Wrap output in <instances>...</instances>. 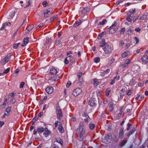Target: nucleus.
<instances>
[{"mask_svg": "<svg viewBox=\"0 0 148 148\" xmlns=\"http://www.w3.org/2000/svg\"><path fill=\"white\" fill-rule=\"evenodd\" d=\"M135 11V9L131 10L127 13V16L126 17V20L130 22L131 24H133L136 19V18H135V16H134Z\"/></svg>", "mask_w": 148, "mask_h": 148, "instance_id": "1", "label": "nucleus"}, {"mask_svg": "<svg viewBox=\"0 0 148 148\" xmlns=\"http://www.w3.org/2000/svg\"><path fill=\"white\" fill-rule=\"evenodd\" d=\"M84 124L83 122H81L79 125V127L77 130V132L80 134L81 140H82L83 136L85 134L86 130L84 127Z\"/></svg>", "mask_w": 148, "mask_h": 148, "instance_id": "2", "label": "nucleus"}, {"mask_svg": "<svg viewBox=\"0 0 148 148\" xmlns=\"http://www.w3.org/2000/svg\"><path fill=\"white\" fill-rule=\"evenodd\" d=\"M116 22H114V24L110 27V30L109 31V34H112L115 33L118 29L117 26H116Z\"/></svg>", "mask_w": 148, "mask_h": 148, "instance_id": "3", "label": "nucleus"}, {"mask_svg": "<svg viewBox=\"0 0 148 148\" xmlns=\"http://www.w3.org/2000/svg\"><path fill=\"white\" fill-rule=\"evenodd\" d=\"M113 49V47L111 46L107 45L105 46L103 50L105 54L108 55L110 54L112 52Z\"/></svg>", "mask_w": 148, "mask_h": 148, "instance_id": "4", "label": "nucleus"}, {"mask_svg": "<svg viewBox=\"0 0 148 148\" xmlns=\"http://www.w3.org/2000/svg\"><path fill=\"white\" fill-rule=\"evenodd\" d=\"M82 116L85 122L88 123V121H90V118L89 116L85 113L83 114Z\"/></svg>", "mask_w": 148, "mask_h": 148, "instance_id": "5", "label": "nucleus"}, {"mask_svg": "<svg viewBox=\"0 0 148 148\" xmlns=\"http://www.w3.org/2000/svg\"><path fill=\"white\" fill-rule=\"evenodd\" d=\"M88 103L91 106H95L96 105V101L94 99H91L89 100Z\"/></svg>", "mask_w": 148, "mask_h": 148, "instance_id": "6", "label": "nucleus"}, {"mask_svg": "<svg viewBox=\"0 0 148 148\" xmlns=\"http://www.w3.org/2000/svg\"><path fill=\"white\" fill-rule=\"evenodd\" d=\"M45 91L48 94H50L52 93L53 91V88L49 86L46 88Z\"/></svg>", "mask_w": 148, "mask_h": 148, "instance_id": "7", "label": "nucleus"}, {"mask_svg": "<svg viewBox=\"0 0 148 148\" xmlns=\"http://www.w3.org/2000/svg\"><path fill=\"white\" fill-rule=\"evenodd\" d=\"M82 50L81 48V47H77L75 49V53H77V55L78 58L80 57L81 56V51Z\"/></svg>", "mask_w": 148, "mask_h": 148, "instance_id": "8", "label": "nucleus"}, {"mask_svg": "<svg viewBox=\"0 0 148 148\" xmlns=\"http://www.w3.org/2000/svg\"><path fill=\"white\" fill-rule=\"evenodd\" d=\"M131 62V60L129 59H126L124 62V64H122L121 66L123 67H126Z\"/></svg>", "mask_w": 148, "mask_h": 148, "instance_id": "9", "label": "nucleus"}, {"mask_svg": "<svg viewBox=\"0 0 148 148\" xmlns=\"http://www.w3.org/2000/svg\"><path fill=\"white\" fill-rule=\"evenodd\" d=\"M142 62L146 64L148 62V56L147 55H144L142 58Z\"/></svg>", "mask_w": 148, "mask_h": 148, "instance_id": "10", "label": "nucleus"}, {"mask_svg": "<svg viewBox=\"0 0 148 148\" xmlns=\"http://www.w3.org/2000/svg\"><path fill=\"white\" fill-rule=\"evenodd\" d=\"M50 74L51 75H56L57 73V71L56 69L54 68H51L49 70Z\"/></svg>", "mask_w": 148, "mask_h": 148, "instance_id": "11", "label": "nucleus"}, {"mask_svg": "<svg viewBox=\"0 0 148 148\" xmlns=\"http://www.w3.org/2000/svg\"><path fill=\"white\" fill-rule=\"evenodd\" d=\"M91 83L94 85L95 86H96L99 84V82L97 79H92Z\"/></svg>", "mask_w": 148, "mask_h": 148, "instance_id": "12", "label": "nucleus"}, {"mask_svg": "<svg viewBox=\"0 0 148 148\" xmlns=\"http://www.w3.org/2000/svg\"><path fill=\"white\" fill-rule=\"evenodd\" d=\"M131 53L129 51H125L121 54L123 58H125L128 56H130Z\"/></svg>", "mask_w": 148, "mask_h": 148, "instance_id": "13", "label": "nucleus"}, {"mask_svg": "<svg viewBox=\"0 0 148 148\" xmlns=\"http://www.w3.org/2000/svg\"><path fill=\"white\" fill-rule=\"evenodd\" d=\"M110 72V70L109 69H108L106 71H104L102 72H101V76H103L106 74Z\"/></svg>", "mask_w": 148, "mask_h": 148, "instance_id": "14", "label": "nucleus"}, {"mask_svg": "<svg viewBox=\"0 0 148 148\" xmlns=\"http://www.w3.org/2000/svg\"><path fill=\"white\" fill-rule=\"evenodd\" d=\"M81 92V90L79 88H77L75 90V93L76 94V96L79 95Z\"/></svg>", "mask_w": 148, "mask_h": 148, "instance_id": "15", "label": "nucleus"}, {"mask_svg": "<svg viewBox=\"0 0 148 148\" xmlns=\"http://www.w3.org/2000/svg\"><path fill=\"white\" fill-rule=\"evenodd\" d=\"M10 55L9 54H8L6 55V57L5 58V64L8 62L10 60Z\"/></svg>", "mask_w": 148, "mask_h": 148, "instance_id": "16", "label": "nucleus"}, {"mask_svg": "<svg viewBox=\"0 0 148 148\" xmlns=\"http://www.w3.org/2000/svg\"><path fill=\"white\" fill-rule=\"evenodd\" d=\"M58 130L61 133H62L64 132V129L61 124H59L58 127Z\"/></svg>", "mask_w": 148, "mask_h": 148, "instance_id": "17", "label": "nucleus"}, {"mask_svg": "<svg viewBox=\"0 0 148 148\" xmlns=\"http://www.w3.org/2000/svg\"><path fill=\"white\" fill-rule=\"evenodd\" d=\"M123 128H122L120 130L119 136L120 138H122L124 134V132H123Z\"/></svg>", "mask_w": 148, "mask_h": 148, "instance_id": "18", "label": "nucleus"}, {"mask_svg": "<svg viewBox=\"0 0 148 148\" xmlns=\"http://www.w3.org/2000/svg\"><path fill=\"white\" fill-rule=\"evenodd\" d=\"M78 84L79 85L83 84L84 82V80L83 78H79L78 79Z\"/></svg>", "mask_w": 148, "mask_h": 148, "instance_id": "19", "label": "nucleus"}, {"mask_svg": "<svg viewBox=\"0 0 148 148\" xmlns=\"http://www.w3.org/2000/svg\"><path fill=\"white\" fill-rule=\"evenodd\" d=\"M52 41V40L51 38H47L45 42V44L48 45L51 43Z\"/></svg>", "mask_w": 148, "mask_h": 148, "instance_id": "20", "label": "nucleus"}, {"mask_svg": "<svg viewBox=\"0 0 148 148\" xmlns=\"http://www.w3.org/2000/svg\"><path fill=\"white\" fill-rule=\"evenodd\" d=\"M37 131L39 133H42L44 132V128L41 127H40L38 128Z\"/></svg>", "mask_w": 148, "mask_h": 148, "instance_id": "21", "label": "nucleus"}, {"mask_svg": "<svg viewBox=\"0 0 148 148\" xmlns=\"http://www.w3.org/2000/svg\"><path fill=\"white\" fill-rule=\"evenodd\" d=\"M51 133L50 131H47L43 133V135L45 137H46L48 136Z\"/></svg>", "mask_w": 148, "mask_h": 148, "instance_id": "22", "label": "nucleus"}, {"mask_svg": "<svg viewBox=\"0 0 148 148\" xmlns=\"http://www.w3.org/2000/svg\"><path fill=\"white\" fill-rule=\"evenodd\" d=\"M61 43V42L59 38H58L56 40L55 44L56 45L58 46Z\"/></svg>", "mask_w": 148, "mask_h": 148, "instance_id": "23", "label": "nucleus"}, {"mask_svg": "<svg viewBox=\"0 0 148 148\" xmlns=\"http://www.w3.org/2000/svg\"><path fill=\"white\" fill-rule=\"evenodd\" d=\"M50 13V12L49 11H47L46 12H45L44 13V17L47 18V17H48Z\"/></svg>", "mask_w": 148, "mask_h": 148, "instance_id": "24", "label": "nucleus"}, {"mask_svg": "<svg viewBox=\"0 0 148 148\" xmlns=\"http://www.w3.org/2000/svg\"><path fill=\"white\" fill-rule=\"evenodd\" d=\"M100 47H102L105 45V41L104 39L102 40V41L99 43Z\"/></svg>", "mask_w": 148, "mask_h": 148, "instance_id": "25", "label": "nucleus"}, {"mask_svg": "<svg viewBox=\"0 0 148 148\" xmlns=\"http://www.w3.org/2000/svg\"><path fill=\"white\" fill-rule=\"evenodd\" d=\"M109 108L110 110H109L111 111L113 109V103L112 102H110V103L109 104Z\"/></svg>", "mask_w": 148, "mask_h": 148, "instance_id": "26", "label": "nucleus"}, {"mask_svg": "<svg viewBox=\"0 0 148 148\" xmlns=\"http://www.w3.org/2000/svg\"><path fill=\"white\" fill-rule=\"evenodd\" d=\"M57 117L58 118V119H60V117H62V114L61 110L60 111H59V112H57Z\"/></svg>", "mask_w": 148, "mask_h": 148, "instance_id": "27", "label": "nucleus"}, {"mask_svg": "<svg viewBox=\"0 0 148 148\" xmlns=\"http://www.w3.org/2000/svg\"><path fill=\"white\" fill-rule=\"evenodd\" d=\"M82 22L81 21V20H78L77 21H76L75 23V27H77L79 25L81 24Z\"/></svg>", "mask_w": 148, "mask_h": 148, "instance_id": "28", "label": "nucleus"}, {"mask_svg": "<svg viewBox=\"0 0 148 148\" xmlns=\"http://www.w3.org/2000/svg\"><path fill=\"white\" fill-rule=\"evenodd\" d=\"M34 27V25H32L27 27L26 28V29L27 30L28 32H29L32 30V29Z\"/></svg>", "mask_w": 148, "mask_h": 148, "instance_id": "29", "label": "nucleus"}, {"mask_svg": "<svg viewBox=\"0 0 148 148\" xmlns=\"http://www.w3.org/2000/svg\"><path fill=\"white\" fill-rule=\"evenodd\" d=\"M110 90H111L110 88H108L106 89L105 92V95L106 96H108V95H109V93L110 92Z\"/></svg>", "mask_w": 148, "mask_h": 148, "instance_id": "30", "label": "nucleus"}, {"mask_svg": "<svg viewBox=\"0 0 148 148\" xmlns=\"http://www.w3.org/2000/svg\"><path fill=\"white\" fill-rule=\"evenodd\" d=\"M147 15L148 14H144L142 17L140 18V19L141 20H144L147 18Z\"/></svg>", "mask_w": 148, "mask_h": 148, "instance_id": "31", "label": "nucleus"}, {"mask_svg": "<svg viewBox=\"0 0 148 148\" xmlns=\"http://www.w3.org/2000/svg\"><path fill=\"white\" fill-rule=\"evenodd\" d=\"M106 19H104L103 20V21H101L99 23V24L98 25V27H100V25H103V24H105L106 22Z\"/></svg>", "mask_w": 148, "mask_h": 148, "instance_id": "32", "label": "nucleus"}, {"mask_svg": "<svg viewBox=\"0 0 148 148\" xmlns=\"http://www.w3.org/2000/svg\"><path fill=\"white\" fill-rule=\"evenodd\" d=\"M29 39V38L28 37H26L24 38L23 40V42L26 44H27L28 42Z\"/></svg>", "mask_w": 148, "mask_h": 148, "instance_id": "33", "label": "nucleus"}, {"mask_svg": "<svg viewBox=\"0 0 148 148\" xmlns=\"http://www.w3.org/2000/svg\"><path fill=\"white\" fill-rule=\"evenodd\" d=\"M89 127L90 130H92L95 127V125L94 124L90 123L89 125Z\"/></svg>", "mask_w": 148, "mask_h": 148, "instance_id": "34", "label": "nucleus"}, {"mask_svg": "<svg viewBox=\"0 0 148 148\" xmlns=\"http://www.w3.org/2000/svg\"><path fill=\"white\" fill-rule=\"evenodd\" d=\"M133 42L134 43L136 44L139 42V40L136 37H135L133 39Z\"/></svg>", "mask_w": 148, "mask_h": 148, "instance_id": "35", "label": "nucleus"}, {"mask_svg": "<svg viewBox=\"0 0 148 148\" xmlns=\"http://www.w3.org/2000/svg\"><path fill=\"white\" fill-rule=\"evenodd\" d=\"M15 14V12L14 11H12L10 14L9 16L11 17H13Z\"/></svg>", "mask_w": 148, "mask_h": 148, "instance_id": "36", "label": "nucleus"}, {"mask_svg": "<svg viewBox=\"0 0 148 148\" xmlns=\"http://www.w3.org/2000/svg\"><path fill=\"white\" fill-rule=\"evenodd\" d=\"M11 107L10 106H8L6 109L5 111L8 114H9V113L11 111Z\"/></svg>", "mask_w": 148, "mask_h": 148, "instance_id": "37", "label": "nucleus"}, {"mask_svg": "<svg viewBox=\"0 0 148 148\" xmlns=\"http://www.w3.org/2000/svg\"><path fill=\"white\" fill-rule=\"evenodd\" d=\"M69 57L70 56H68V57L65 58L64 62L65 64H67L69 63V59H70L69 58Z\"/></svg>", "mask_w": 148, "mask_h": 148, "instance_id": "38", "label": "nucleus"}, {"mask_svg": "<svg viewBox=\"0 0 148 148\" xmlns=\"http://www.w3.org/2000/svg\"><path fill=\"white\" fill-rule=\"evenodd\" d=\"M10 68H8L6 70H4L3 72V73L4 74H6L8 73L10 71Z\"/></svg>", "mask_w": 148, "mask_h": 148, "instance_id": "39", "label": "nucleus"}, {"mask_svg": "<svg viewBox=\"0 0 148 148\" xmlns=\"http://www.w3.org/2000/svg\"><path fill=\"white\" fill-rule=\"evenodd\" d=\"M59 76L58 75L54 76L53 77L54 79H53V80L54 81H57L59 79Z\"/></svg>", "mask_w": 148, "mask_h": 148, "instance_id": "40", "label": "nucleus"}, {"mask_svg": "<svg viewBox=\"0 0 148 148\" xmlns=\"http://www.w3.org/2000/svg\"><path fill=\"white\" fill-rule=\"evenodd\" d=\"M138 67V66L137 65H133L131 66V68L132 70H136L137 68Z\"/></svg>", "mask_w": 148, "mask_h": 148, "instance_id": "41", "label": "nucleus"}, {"mask_svg": "<svg viewBox=\"0 0 148 148\" xmlns=\"http://www.w3.org/2000/svg\"><path fill=\"white\" fill-rule=\"evenodd\" d=\"M69 56V61L70 62H74V59L73 57H72L71 56Z\"/></svg>", "mask_w": 148, "mask_h": 148, "instance_id": "42", "label": "nucleus"}, {"mask_svg": "<svg viewBox=\"0 0 148 148\" xmlns=\"http://www.w3.org/2000/svg\"><path fill=\"white\" fill-rule=\"evenodd\" d=\"M56 142L59 143L60 144H62L63 141L62 139L60 138H58L56 140Z\"/></svg>", "mask_w": 148, "mask_h": 148, "instance_id": "43", "label": "nucleus"}, {"mask_svg": "<svg viewBox=\"0 0 148 148\" xmlns=\"http://www.w3.org/2000/svg\"><path fill=\"white\" fill-rule=\"evenodd\" d=\"M135 131L134 129H132L127 135V136L129 137Z\"/></svg>", "mask_w": 148, "mask_h": 148, "instance_id": "44", "label": "nucleus"}, {"mask_svg": "<svg viewBox=\"0 0 148 148\" xmlns=\"http://www.w3.org/2000/svg\"><path fill=\"white\" fill-rule=\"evenodd\" d=\"M135 131L134 129H132L127 135V136L129 137Z\"/></svg>", "mask_w": 148, "mask_h": 148, "instance_id": "45", "label": "nucleus"}, {"mask_svg": "<svg viewBox=\"0 0 148 148\" xmlns=\"http://www.w3.org/2000/svg\"><path fill=\"white\" fill-rule=\"evenodd\" d=\"M135 131L134 129H132L127 135V136L129 137Z\"/></svg>", "mask_w": 148, "mask_h": 148, "instance_id": "46", "label": "nucleus"}, {"mask_svg": "<svg viewBox=\"0 0 148 148\" xmlns=\"http://www.w3.org/2000/svg\"><path fill=\"white\" fill-rule=\"evenodd\" d=\"M56 111L57 112H59V111H60L61 110V109L60 108V107L59 106V105L58 104L57 106V105H56Z\"/></svg>", "mask_w": 148, "mask_h": 148, "instance_id": "47", "label": "nucleus"}, {"mask_svg": "<svg viewBox=\"0 0 148 148\" xmlns=\"http://www.w3.org/2000/svg\"><path fill=\"white\" fill-rule=\"evenodd\" d=\"M58 16V15H56L55 16H53L52 17L50 18V21H53L55 18H56Z\"/></svg>", "mask_w": 148, "mask_h": 148, "instance_id": "48", "label": "nucleus"}, {"mask_svg": "<svg viewBox=\"0 0 148 148\" xmlns=\"http://www.w3.org/2000/svg\"><path fill=\"white\" fill-rule=\"evenodd\" d=\"M141 29L139 27H137L135 29V31L139 33H140L141 31Z\"/></svg>", "mask_w": 148, "mask_h": 148, "instance_id": "49", "label": "nucleus"}, {"mask_svg": "<svg viewBox=\"0 0 148 148\" xmlns=\"http://www.w3.org/2000/svg\"><path fill=\"white\" fill-rule=\"evenodd\" d=\"M104 32H102L101 34H99L98 37V38L99 39H100L103 36Z\"/></svg>", "mask_w": 148, "mask_h": 148, "instance_id": "50", "label": "nucleus"}, {"mask_svg": "<svg viewBox=\"0 0 148 148\" xmlns=\"http://www.w3.org/2000/svg\"><path fill=\"white\" fill-rule=\"evenodd\" d=\"M82 75V72H78L77 74V76L78 77V78H81V77Z\"/></svg>", "mask_w": 148, "mask_h": 148, "instance_id": "51", "label": "nucleus"}, {"mask_svg": "<svg viewBox=\"0 0 148 148\" xmlns=\"http://www.w3.org/2000/svg\"><path fill=\"white\" fill-rule=\"evenodd\" d=\"M111 136L110 135H108L106 136L105 137V138L107 141H108L111 138Z\"/></svg>", "mask_w": 148, "mask_h": 148, "instance_id": "52", "label": "nucleus"}, {"mask_svg": "<svg viewBox=\"0 0 148 148\" xmlns=\"http://www.w3.org/2000/svg\"><path fill=\"white\" fill-rule=\"evenodd\" d=\"M25 85V83L24 82H22L20 84L19 87L20 88H22Z\"/></svg>", "mask_w": 148, "mask_h": 148, "instance_id": "53", "label": "nucleus"}, {"mask_svg": "<svg viewBox=\"0 0 148 148\" xmlns=\"http://www.w3.org/2000/svg\"><path fill=\"white\" fill-rule=\"evenodd\" d=\"M71 82L70 81H69L66 84V87L67 88H69L70 86L71 85Z\"/></svg>", "mask_w": 148, "mask_h": 148, "instance_id": "54", "label": "nucleus"}, {"mask_svg": "<svg viewBox=\"0 0 148 148\" xmlns=\"http://www.w3.org/2000/svg\"><path fill=\"white\" fill-rule=\"evenodd\" d=\"M125 28H122L120 31V34H123L124 33V32L125 31Z\"/></svg>", "mask_w": 148, "mask_h": 148, "instance_id": "55", "label": "nucleus"}, {"mask_svg": "<svg viewBox=\"0 0 148 148\" xmlns=\"http://www.w3.org/2000/svg\"><path fill=\"white\" fill-rule=\"evenodd\" d=\"M88 8H85L82 11V13L83 14H85L86 13L87 11Z\"/></svg>", "mask_w": 148, "mask_h": 148, "instance_id": "56", "label": "nucleus"}, {"mask_svg": "<svg viewBox=\"0 0 148 148\" xmlns=\"http://www.w3.org/2000/svg\"><path fill=\"white\" fill-rule=\"evenodd\" d=\"M126 140H124L122 141L121 143L120 144V145L121 146H123L125 145V144L127 143Z\"/></svg>", "mask_w": 148, "mask_h": 148, "instance_id": "57", "label": "nucleus"}, {"mask_svg": "<svg viewBox=\"0 0 148 148\" xmlns=\"http://www.w3.org/2000/svg\"><path fill=\"white\" fill-rule=\"evenodd\" d=\"M42 4L43 5V6L44 7H45L47 6V3L46 1H45L42 2Z\"/></svg>", "mask_w": 148, "mask_h": 148, "instance_id": "58", "label": "nucleus"}, {"mask_svg": "<svg viewBox=\"0 0 148 148\" xmlns=\"http://www.w3.org/2000/svg\"><path fill=\"white\" fill-rule=\"evenodd\" d=\"M100 59L99 58L97 57L95 58L94 59V61L95 62L97 63L99 61Z\"/></svg>", "mask_w": 148, "mask_h": 148, "instance_id": "59", "label": "nucleus"}, {"mask_svg": "<svg viewBox=\"0 0 148 148\" xmlns=\"http://www.w3.org/2000/svg\"><path fill=\"white\" fill-rule=\"evenodd\" d=\"M134 81L133 79H132L130 80V82H129V84L131 85H133L134 84Z\"/></svg>", "mask_w": 148, "mask_h": 148, "instance_id": "60", "label": "nucleus"}, {"mask_svg": "<svg viewBox=\"0 0 148 148\" xmlns=\"http://www.w3.org/2000/svg\"><path fill=\"white\" fill-rule=\"evenodd\" d=\"M124 42L122 41H121L120 42L119 44V46L121 47H122L124 45Z\"/></svg>", "mask_w": 148, "mask_h": 148, "instance_id": "61", "label": "nucleus"}, {"mask_svg": "<svg viewBox=\"0 0 148 148\" xmlns=\"http://www.w3.org/2000/svg\"><path fill=\"white\" fill-rule=\"evenodd\" d=\"M38 119V118L37 116H35L34 117V118L32 120L33 121H34V122H35Z\"/></svg>", "mask_w": 148, "mask_h": 148, "instance_id": "62", "label": "nucleus"}, {"mask_svg": "<svg viewBox=\"0 0 148 148\" xmlns=\"http://www.w3.org/2000/svg\"><path fill=\"white\" fill-rule=\"evenodd\" d=\"M132 93V91L131 90H128L127 92V95H130Z\"/></svg>", "mask_w": 148, "mask_h": 148, "instance_id": "63", "label": "nucleus"}, {"mask_svg": "<svg viewBox=\"0 0 148 148\" xmlns=\"http://www.w3.org/2000/svg\"><path fill=\"white\" fill-rule=\"evenodd\" d=\"M13 46V48L15 49H16L18 47V45L16 43L14 44Z\"/></svg>", "mask_w": 148, "mask_h": 148, "instance_id": "64", "label": "nucleus"}]
</instances>
